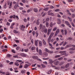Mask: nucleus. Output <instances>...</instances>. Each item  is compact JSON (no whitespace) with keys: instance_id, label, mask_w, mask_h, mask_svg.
Instances as JSON below:
<instances>
[{"instance_id":"32","label":"nucleus","mask_w":75,"mask_h":75,"mask_svg":"<svg viewBox=\"0 0 75 75\" xmlns=\"http://www.w3.org/2000/svg\"><path fill=\"white\" fill-rule=\"evenodd\" d=\"M69 63H68L66 65L65 68H68V67H69Z\"/></svg>"},{"instance_id":"41","label":"nucleus","mask_w":75,"mask_h":75,"mask_svg":"<svg viewBox=\"0 0 75 75\" xmlns=\"http://www.w3.org/2000/svg\"><path fill=\"white\" fill-rule=\"evenodd\" d=\"M60 57H61V55H57L55 56V58H58Z\"/></svg>"},{"instance_id":"23","label":"nucleus","mask_w":75,"mask_h":75,"mask_svg":"<svg viewBox=\"0 0 75 75\" xmlns=\"http://www.w3.org/2000/svg\"><path fill=\"white\" fill-rule=\"evenodd\" d=\"M49 62L50 64H52L53 63V61H52V60L51 59H49Z\"/></svg>"},{"instance_id":"58","label":"nucleus","mask_w":75,"mask_h":75,"mask_svg":"<svg viewBox=\"0 0 75 75\" xmlns=\"http://www.w3.org/2000/svg\"><path fill=\"white\" fill-rule=\"evenodd\" d=\"M12 18H15V19H16V15H13V16H12Z\"/></svg>"},{"instance_id":"54","label":"nucleus","mask_w":75,"mask_h":75,"mask_svg":"<svg viewBox=\"0 0 75 75\" xmlns=\"http://www.w3.org/2000/svg\"><path fill=\"white\" fill-rule=\"evenodd\" d=\"M12 52H13V53H16V51H15V50H11Z\"/></svg>"},{"instance_id":"25","label":"nucleus","mask_w":75,"mask_h":75,"mask_svg":"<svg viewBox=\"0 0 75 75\" xmlns=\"http://www.w3.org/2000/svg\"><path fill=\"white\" fill-rule=\"evenodd\" d=\"M22 56L23 57H25L27 56V55L25 54H24V53H22L21 54Z\"/></svg>"},{"instance_id":"30","label":"nucleus","mask_w":75,"mask_h":75,"mask_svg":"<svg viewBox=\"0 0 75 75\" xmlns=\"http://www.w3.org/2000/svg\"><path fill=\"white\" fill-rule=\"evenodd\" d=\"M14 40L15 42H16L17 43H19L20 42V41L18 40H16V39H15Z\"/></svg>"},{"instance_id":"63","label":"nucleus","mask_w":75,"mask_h":75,"mask_svg":"<svg viewBox=\"0 0 75 75\" xmlns=\"http://www.w3.org/2000/svg\"><path fill=\"white\" fill-rule=\"evenodd\" d=\"M68 2H73V0H68Z\"/></svg>"},{"instance_id":"40","label":"nucleus","mask_w":75,"mask_h":75,"mask_svg":"<svg viewBox=\"0 0 75 75\" xmlns=\"http://www.w3.org/2000/svg\"><path fill=\"white\" fill-rule=\"evenodd\" d=\"M72 38H68L67 39V40H72Z\"/></svg>"},{"instance_id":"50","label":"nucleus","mask_w":75,"mask_h":75,"mask_svg":"<svg viewBox=\"0 0 75 75\" xmlns=\"http://www.w3.org/2000/svg\"><path fill=\"white\" fill-rule=\"evenodd\" d=\"M19 10H23V8L21 7H20L19 8Z\"/></svg>"},{"instance_id":"55","label":"nucleus","mask_w":75,"mask_h":75,"mask_svg":"<svg viewBox=\"0 0 75 75\" xmlns=\"http://www.w3.org/2000/svg\"><path fill=\"white\" fill-rule=\"evenodd\" d=\"M42 24H40V29H41V28H42Z\"/></svg>"},{"instance_id":"59","label":"nucleus","mask_w":75,"mask_h":75,"mask_svg":"<svg viewBox=\"0 0 75 75\" xmlns=\"http://www.w3.org/2000/svg\"><path fill=\"white\" fill-rule=\"evenodd\" d=\"M42 66L43 68H45V67H46L45 65H44V64H42Z\"/></svg>"},{"instance_id":"44","label":"nucleus","mask_w":75,"mask_h":75,"mask_svg":"<svg viewBox=\"0 0 75 75\" xmlns=\"http://www.w3.org/2000/svg\"><path fill=\"white\" fill-rule=\"evenodd\" d=\"M68 47H71V45H66V48H68Z\"/></svg>"},{"instance_id":"26","label":"nucleus","mask_w":75,"mask_h":75,"mask_svg":"<svg viewBox=\"0 0 75 75\" xmlns=\"http://www.w3.org/2000/svg\"><path fill=\"white\" fill-rule=\"evenodd\" d=\"M69 50H72V51H74V50H75V48L74 47L70 48L69 49Z\"/></svg>"},{"instance_id":"35","label":"nucleus","mask_w":75,"mask_h":75,"mask_svg":"<svg viewBox=\"0 0 75 75\" xmlns=\"http://www.w3.org/2000/svg\"><path fill=\"white\" fill-rule=\"evenodd\" d=\"M64 31L65 35H67V30H64Z\"/></svg>"},{"instance_id":"48","label":"nucleus","mask_w":75,"mask_h":75,"mask_svg":"<svg viewBox=\"0 0 75 75\" xmlns=\"http://www.w3.org/2000/svg\"><path fill=\"white\" fill-rule=\"evenodd\" d=\"M35 49V47H32L31 50L32 51H33V50H34Z\"/></svg>"},{"instance_id":"3","label":"nucleus","mask_w":75,"mask_h":75,"mask_svg":"<svg viewBox=\"0 0 75 75\" xmlns=\"http://www.w3.org/2000/svg\"><path fill=\"white\" fill-rule=\"evenodd\" d=\"M65 24L67 25H68V26H69V27L70 28H71V25L70 24H69V22L67 21H65Z\"/></svg>"},{"instance_id":"51","label":"nucleus","mask_w":75,"mask_h":75,"mask_svg":"<svg viewBox=\"0 0 75 75\" xmlns=\"http://www.w3.org/2000/svg\"><path fill=\"white\" fill-rule=\"evenodd\" d=\"M24 51L25 52H27L28 51V49H25Z\"/></svg>"},{"instance_id":"19","label":"nucleus","mask_w":75,"mask_h":75,"mask_svg":"<svg viewBox=\"0 0 75 75\" xmlns=\"http://www.w3.org/2000/svg\"><path fill=\"white\" fill-rule=\"evenodd\" d=\"M51 38H50V37H49L48 38L47 40V41L48 43H50V42H51Z\"/></svg>"},{"instance_id":"43","label":"nucleus","mask_w":75,"mask_h":75,"mask_svg":"<svg viewBox=\"0 0 75 75\" xmlns=\"http://www.w3.org/2000/svg\"><path fill=\"white\" fill-rule=\"evenodd\" d=\"M67 44V42H65L63 44V46H65V45H66V44Z\"/></svg>"},{"instance_id":"36","label":"nucleus","mask_w":75,"mask_h":75,"mask_svg":"<svg viewBox=\"0 0 75 75\" xmlns=\"http://www.w3.org/2000/svg\"><path fill=\"white\" fill-rule=\"evenodd\" d=\"M42 59H43V60H48V59H49V58H43Z\"/></svg>"},{"instance_id":"57","label":"nucleus","mask_w":75,"mask_h":75,"mask_svg":"<svg viewBox=\"0 0 75 75\" xmlns=\"http://www.w3.org/2000/svg\"><path fill=\"white\" fill-rule=\"evenodd\" d=\"M74 52L73 51H71L69 52L70 54H73V53H74Z\"/></svg>"},{"instance_id":"5","label":"nucleus","mask_w":75,"mask_h":75,"mask_svg":"<svg viewBox=\"0 0 75 75\" xmlns=\"http://www.w3.org/2000/svg\"><path fill=\"white\" fill-rule=\"evenodd\" d=\"M56 24V23L54 22L53 23L52 22H51L49 25L50 27H52L53 25H55Z\"/></svg>"},{"instance_id":"53","label":"nucleus","mask_w":75,"mask_h":75,"mask_svg":"<svg viewBox=\"0 0 75 75\" xmlns=\"http://www.w3.org/2000/svg\"><path fill=\"white\" fill-rule=\"evenodd\" d=\"M31 11V10L30 9H28V10H27V12L28 13H30V12Z\"/></svg>"},{"instance_id":"9","label":"nucleus","mask_w":75,"mask_h":75,"mask_svg":"<svg viewBox=\"0 0 75 75\" xmlns=\"http://www.w3.org/2000/svg\"><path fill=\"white\" fill-rule=\"evenodd\" d=\"M59 53H60V54H62L61 55H65V54H66V51H60L59 52Z\"/></svg>"},{"instance_id":"17","label":"nucleus","mask_w":75,"mask_h":75,"mask_svg":"<svg viewBox=\"0 0 75 75\" xmlns=\"http://www.w3.org/2000/svg\"><path fill=\"white\" fill-rule=\"evenodd\" d=\"M54 34L53 32L51 33L49 36V37L51 38V37H52L54 35Z\"/></svg>"},{"instance_id":"15","label":"nucleus","mask_w":75,"mask_h":75,"mask_svg":"<svg viewBox=\"0 0 75 75\" xmlns=\"http://www.w3.org/2000/svg\"><path fill=\"white\" fill-rule=\"evenodd\" d=\"M42 42L43 44H44V45H46L47 44V43H46V42H45L44 39L42 40Z\"/></svg>"},{"instance_id":"45","label":"nucleus","mask_w":75,"mask_h":75,"mask_svg":"<svg viewBox=\"0 0 75 75\" xmlns=\"http://www.w3.org/2000/svg\"><path fill=\"white\" fill-rule=\"evenodd\" d=\"M22 2H23V3H26V1L25 0H22Z\"/></svg>"},{"instance_id":"24","label":"nucleus","mask_w":75,"mask_h":75,"mask_svg":"<svg viewBox=\"0 0 75 75\" xmlns=\"http://www.w3.org/2000/svg\"><path fill=\"white\" fill-rule=\"evenodd\" d=\"M45 52H48L49 50L47 48H46L45 49Z\"/></svg>"},{"instance_id":"31","label":"nucleus","mask_w":75,"mask_h":75,"mask_svg":"<svg viewBox=\"0 0 75 75\" xmlns=\"http://www.w3.org/2000/svg\"><path fill=\"white\" fill-rule=\"evenodd\" d=\"M64 64V62H61L59 64V65H62Z\"/></svg>"},{"instance_id":"47","label":"nucleus","mask_w":75,"mask_h":75,"mask_svg":"<svg viewBox=\"0 0 75 75\" xmlns=\"http://www.w3.org/2000/svg\"><path fill=\"white\" fill-rule=\"evenodd\" d=\"M15 17L16 18V19L18 20H19V18H18V16H15Z\"/></svg>"},{"instance_id":"27","label":"nucleus","mask_w":75,"mask_h":75,"mask_svg":"<svg viewBox=\"0 0 75 75\" xmlns=\"http://www.w3.org/2000/svg\"><path fill=\"white\" fill-rule=\"evenodd\" d=\"M13 32L15 34H17V33H18V32L16 30H13Z\"/></svg>"},{"instance_id":"42","label":"nucleus","mask_w":75,"mask_h":75,"mask_svg":"<svg viewBox=\"0 0 75 75\" xmlns=\"http://www.w3.org/2000/svg\"><path fill=\"white\" fill-rule=\"evenodd\" d=\"M15 65L16 66H19V64L17 63H15Z\"/></svg>"},{"instance_id":"2","label":"nucleus","mask_w":75,"mask_h":75,"mask_svg":"<svg viewBox=\"0 0 75 75\" xmlns=\"http://www.w3.org/2000/svg\"><path fill=\"white\" fill-rule=\"evenodd\" d=\"M7 5L9 6L8 7L9 8H11V7H12V5H13V2L12 1H8L7 2Z\"/></svg>"},{"instance_id":"60","label":"nucleus","mask_w":75,"mask_h":75,"mask_svg":"<svg viewBox=\"0 0 75 75\" xmlns=\"http://www.w3.org/2000/svg\"><path fill=\"white\" fill-rule=\"evenodd\" d=\"M46 14H47V13H44L42 16V17H44L45 16V15H46Z\"/></svg>"},{"instance_id":"38","label":"nucleus","mask_w":75,"mask_h":75,"mask_svg":"<svg viewBox=\"0 0 75 75\" xmlns=\"http://www.w3.org/2000/svg\"><path fill=\"white\" fill-rule=\"evenodd\" d=\"M48 52L50 54H52V53H54V52H53V51H51L50 50H49V52Z\"/></svg>"},{"instance_id":"52","label":"nucleus","mask_w":75,"mask_h":75,"mask_svg":"<svg viewBox=\"0 0 75 75\" xmlns=\"http://www.w3.org/2000/svg\"><path fill=\"white\" fill-rule=\"evenodd\" d=\"M35 34H36V37H38V33L37 32H35Z\"/></svg>"},{"instance_id":"39","label":"nucleus","mask_w":75,"mask_h":75,"mask_svg":"<svg viewBox=\"0 0 75 75\" xmlns=\"http://www.w3.org/2000/svg\"><path fill=\"white\" fill-rule=\"evenodd\" d=\"M57 29V27H55L53 28V31H56Z\"/></svg>"},{"instance_id":"64","label":"nucleus","mask_w":75,"mask_h":75,"mask_svg":"<svg viewBox=\"0 0 75 75\" xmlns=\"http://www.w3.org/2000/svg\"><path fill=\"white\" fill-rule=\"evenodd\" d=\"M36 50L37 52H38V47H36Z\"/></svg>"},{"instance_id":"22","label":"nucleus","mask_w":75,"mask_h":75,"mask_svg":"<svg viewBox=\"0 0 75 75\" xmlns=\"http://www.w3.org/2000/svg\"><path fill=\"white\" fill-rule=\"evenodd\" d=\"M33 10L35 13H37L38 11V9L37 8H34Z\"/></svg>"},{"instance_id":"29","label":"nucleus","mask_w":75,"mask_h":75,"mask_svg":"<svg viewBox=\"0 0 75 75\" xmlns=\"http://www.w3.org/2000/svg\"><path fill=\"white\" fill-rule=\"evenodd\" d=\"M46 27H48L49 26V23L48 22H47L46 23Z\"/></svg>"},{"instance_id":"7","label":"nucleus","mask_w":75,"mask_h":75,"mask_svg":"<svg viewBox=\"0 0 75 75\" xmlns=\"http://www.w3.org/2000/svg\"><path fill=\"white\" fill-rule=\"evenodd\" d=\"M48 55V53L46 52H44L42 54V56L43 57H47Z\"/></svg>"},{"instance_id":"34","label":"nucleus","mask_w":75,"mask_h":75,"mask_svg":"<svg viewBox=\"0 0 75 75\" xmlns=\"http://www.w3.org/2000/svg\"><path fill=\"white\" fill-rule=\"evenodd\" d=\"M28 64H25V65L24 68H27L28 67Z\"/></svg>"},{"instance_id":"21","label":"nucleus","mask_w":75,"mask_h":75,"mask_svg":"<svg viewBox=\"0 0 75 75\" xmlns=\"http://www.w3.org/2000/svg\"><path fill=\"white\" fill-rule=\"evenodd\" d=\"M39 54L40 55H42V50H41V49H40L39 50Z\"/></svg>"},{"instance_id":"37","label":"nucleus","mask_w":75,"mask_h":75,"mask_svg":"<svg viewBox=\"0 0 75 75\" xmlns=\"http://www.w3.org/2000/svg\"><path fill=\"white\" fill-rule=\"evenodd\" d=\"M13 57L14 58H19V57H18L17 56H13Z\"/></svg>"},{"instance_id":"13","label":"nucleus","mask_w":75,"mask_h":75,"mask_svg":"<svg viewBox=\"0 0 75 75\" xmlns=\"http://www.w3.org/2000/svg\"><path fill=\"white\" fill-rule=\"evenodd\" d=\"M61 23V19H57V23L58 24H60Z\"/></svg>"},{"instance_id":"10","label":"nucleus","mask_w":75,"mask_h":75,"mask_svg":"<svg viewBox=\"0 0 75 75\" xmlns=\"http://www.w3.org/2000/svg\"><path fill=\"white\" fill-rule=\"evenodd\" d=\"M21 29L22 30L24 31V28H25V26L24 25H22L21 26Z\"/></svg>"},{"instance_id":"20","label":"nucleus","mask_w":75,"mask_h":75,"mask_svg":"<svg viewBox=\"0 0 75 75\" xmlns=\"http://www.w3.org/2000/svg\"><path fill=\"white\" fill-rule=\"evenodd\" d=\"M40 19H38L36 22L37 24L38 25H39V24H40Z\"/></svg>"},{"instance_id":"1","label":"nucleus","mask_w":75,"mask_h":75,"mask_svg":"<svg viewBox=\"0 0 75 75\" xmlns=\"http://www.w3.org/2000/svg\"><path fill=\"white\" fill-rule=\"evenodd\" d=\"M44 28H45V26H43L42 29L41 31L42 32H44L45 33L47 34V31H48V30L47 28L44 29Z\"/></svg>"},{"instance_id":"61","label":"nucleus","mask_w":75,"mask_h":75,"mask_svg":"<svg viewBox=\"0 0 75 75\" xmlns=\"http://www.w3.org/2000/svg\"><path fill=\"white\" fill-rule=\"evenodd\" d=\"M19 4L21 6H24V4L20 2Z\"/></svg>"},{"instance_id":"49","label":"nucleus","mask_w":75,"mask_h":75,"mask_svg":"<svg viewBox=\"0 0 75 75\" xmlns=\"http://www.w3.org/2000/svg\"><path fill=\"white\" fill-rule=\"evenodd\" d=\"M16 62L18 63V62H22V61L20 60H17L16 61Z\"/></svg>"},{"instance_id":"14","label":"nucleus","mask_w":75,"mask_h":75,"mask_svg":"<svg viewBox=\"0 0 75 75\" xmlns=\"http://www.w3.org/2000/svg\"><path fill=\"white\" fill-rule=\"evenodd\" d=\"M42 41L40 40L39 41V45L40 47H42Z\"/></svg>"},{"instance_id":"6","label":"nucleus","mask_w":75,"mask_h":75,"mask_svg":"<svg viewBox=\"0 0 75 75\" xmlns=\"http://www.w3.org/2000/svg\"><path fill=\"white\" fill-rule=\"evenodd\" d=\"M33 58V59H38V61H41V60L39 58H38V57L37 56H33L32 57Z\"/></svg>"},{"instance_id":"33","label":"nucleus","mask_w":75,"mask_h":75,"mask_svg":"<svg viewBox=\"0 0 75 75\" xmlns=\"http://www.w3.org/2000/svg\"><path fill=\"white\" fill-rule=\"evenodd\" d=\"M21 73L22 74H24L25 72V70H22L21 72Z\"/></svg>"},{"instance_id":"8","label":"nucleus","mask_w":75,"mask_h":75,"mask_svg":"<svg viewBox=\"0 0 75 75\" xmlns=\"http://www.w3.org/2000/svg\"><path fill=\"white\" fill-rule=\"evenodd\" d=\"M51 30H52V28H51V29L50 28L48 29L47 32V33L48 35H50V34L51 33Z\"/></svg>"},{"instance_id":"46","label":"nucleus","mask_w":75,"mask_h":75,"mask_svg":"<svg viewBox=\"0 0 75 75\" xmlns=\"http://www.w3.org/2000/svg\"><path fill=\"white\" fill-rule=\"evenodd\" d=\"M68 18L69 20L70 21H72V19L69 17H68Z\"/></svg>"},{"instance_id":"28","label":"nucleus","mask_w":75,"mask_h":75,"mask_svg":"<svg viewBox=\"0 0 75 75\" xmlns=\"http://www.w3.org/2000/svg\"><path fill=\"white\" fill-rule=\"evenodd\" d=\"M49 9V8L46 7V8H45L43 10L45 11H48V10Z\"/></svg>"},{"instance_id":"11","label":"nucleus","mask_w":75,"mask_h":75,"mask_svg":"<svg viewBox=\"0 0 75 75\" xmlns=\"http://www.w3.org/2000/svg\"><path fill=\"white\" fill-rule=\"evenodd\" d=\"M59 29H58L56 30V33L54 34V35H55V36H57V35L59 34Z\"/></svg>"},{"instance_id":"56","label":"nucleus","mask_w":75,"mask_h":75,"mask_svg":"<svg viewBox=\"0 0 75 75\" xmlns=\"http://www.w3.org/2000/svg\"><path fill=\"white\" fill-rule=\"evenodd\" d=\"M63 59V58L62 57H61L60 58H59L58 59V60H62Z\"/></svg>"},{"instance_id":"12","label":"nucleus","mask_w":75,"mask_h":75,"mask_svg":"<svg viewBox=\"0 0 75 75\" xmlns=\"http://www.w3.org/2000/svg\"><path fill=\"white\" fill-rule=\"evenodd\" d=\"M39 41L38 40H35V46H37L38 45V42Z\"/></svg>"},{"instance_id":"4","label":"nucleus","mask_w":75,"mask_h":75,"mask_svg":"<svg viewBox=\"0 0 75 75\" xmlns=\"http://www.w3.org/2000/svg\"><path fill=\"white\" fill-rule=\"evenodd\" d=\"M54 64L55 65H57L59 63V62L57 60V59H56L54 61Z\"/></svg>"},{"instance_id":"62","label":"nucleus","mask_w":75,"mask_h":75,"mask_svg":"<svg viewBox=\"0 0 75 75\" xmlns=\"http://www.w3.org/2000/svg\"><path fill=\"white\" fill-rule=\"evenodd\" d=\"M19 68H23V65H21V64L19 66Z\"/></svg>"},{"instance_id":"18","label":"nucleus","mask_w":75,"mask_h":75,"mask_svg":"<svg viewBox=\"0 0 75 75\" xmlns=\"http://www.w3.org/2000/svg\"><path fill=\"white\" fill-rule=\"evenodd\" d=\"M47 13H48V15H50V16H54V14L53 13H49V12H48Z\"/></svg>"},{"instance_id":"16","label":"nucleus","mask_w":75,"mask_h":75,"mask_svg":"<svg viewBox=\"0 0 75 75\" xmlns=\"http://www.w3.org/2000/svg\"><path fill=\"white\" fill-rule=\"evenodd\" d=\"M17 7H19V6H18V4H17V5L16 4L14 6V9H17Z\"/></svg>"}]
</instances>
